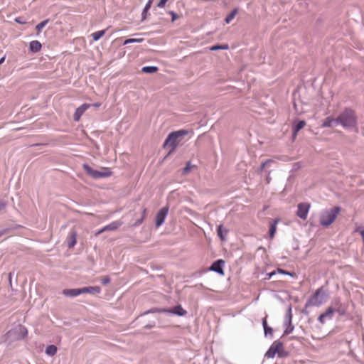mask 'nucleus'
<instances>
[{
  "instance_id": "nucleus-1",
  "label": "nucleus",
  "mask_w": 364,
  "mask_h": 364,
  "mask_svg": "<svg viewBox=\"0 0 364 364\" xmlns=\"http://www.w3.org/2000/svg\"><path fill=\"white\" fill-rule=\"evenodd\" d=\"M336 123L341 124L344 128H355L357 127V117L355 112L351 109L346 108L336 118Z\"/></svg>"
},
{
  "instance_id": "nucleus-2",
  "label": "nucleus",
  "mask_w": 364,
  "mask_h": 364,
  "mask_svg": "<svg viewBox=\"0 0 364 364\" xmlns=\"http://www.w3.org/2000/svg\"><path fill=\"white\" fill-rule=\"evenodd\" d=\"M188 133V131L184 129L170 133L164 141V147L168 148L169 153L174 151L181 142L182 138L187 135Z\"/></svg>"
},
{
  "instance_id": "nucleus-3",
  "label": "nucleus",
  "mask_w": 364,
  "mask_h": 364,
  "mask_svg": "<svg viewBox=\"0 0 364 364\" xmlns=\"http://www.w3.org/2000/svg\"><path fill=\"white\" fill-rule=\"evenodd\" d=\"M341 212L339 207H334L330 210H325L320 216V223L322 226L328 227L336 219Z\"/></svg>"
},
{
  "instance_id": "nucleus-4",
  "label": "nucleus",
  "mask_w": 364,
  "mask_h": 364,
  "mask_svg": "<svg viewBox=\"0 0 364 364\" xmlns=\"http://www.w3.org/2000/svg\"><path fill=\"white\" fill-rule=\"evenodd\" d=\"M326 294L323 287H320L314 294L307 301L306 306H320L326 301Z\"/></svg>"
},
{
  "instance_id": "nucleus-5",
  "label": "nucleus",
  "mask_w": 364,
  "mask_h": 364,
  "mask_svg": "<svg viewBox=\"0 0 364 364\" xmlns=\"http://www.w3.org/2000/svg\"><path fill=\"white\" fill-rule=\"evenodd\" d=\"M85 171L94 178L109 177L112 175V171L108 168H103L102 171L92 169L89 165L83 164Z\"/></svg>"
},
{
  "instance_id": "nucleus-6",
  "label": "nucleus",
  "mask_w": 364,
  "mask_h": 364,
  "mask_svg": "<svg viewBox=\"0 0 364 364\" xmlns=\"http://www.w3.org/2000/svg\"><path fill=\"white\" fill-rule=\"evenodd\" d=\"M311 208V204L309 203H301L298 204L296 215L305 220L307 218L309 211Z\"/></svg>"
},
{
  "instance_id": "nucleus-7",
  "label": "nucleus",
  "mask_w": 364,
  "mask_h": 364,
  "mask_svg": "<svg viewBox=\"0 0 364 364\" xmlns=\"http://www.w3.org/2000/svg\"><path fill=\"white\" fill-rule=\"evenodd\" d=\"M282 348V343L280 342H274L269 350L266 352L265 356L268 358H272L276 353H279Z\"/></svg>"
},
{
  "instance_id": "nucleus-8",
  "label": "nucleus",
  "mask_w": 364,
  "mask_h": 364,
  "mask_svg": "<svg viewBox=\"0 0 364 364\" xmlns=\"http://www.w3.org/2000/svg\"><path fill=\"white\" fill-rule=\"evenodd\" d=\"M168 208L167 207H164L161 209L156 217V227H159L164 222L165 218L168 213Z\"/></svg>"
},
{
  "instance_id": "nucleus-9",
  "label": "nucleus",
  "mask_w": 364,
  "mask_h": 364,
  "mask_svg": "<svg viewBox=\"0 0 364 364\" xmlns=\"http://www.w3.org/2000/svg\"><path fill=\"white\" fill-rule=\"evenodd\" d=\"M334 312H335V310L332 306L328 307L327 309L326 310V311L323 312V314H321L318 316V321L321 323L323 324L325 323L326 318H328V319L332 318L333 314Z\"/></svg>"
},
{
  "instance_id": "nucleus-10",
  "label": "nucleus",
  "mask_w": 364,
  "mask_h": 364,
  "mask_svg": "<svg viewBox=\"0 0 364 364\" xmlns=\"http://www.w3.org/2000/svg\"><path fill=\"white\" fill-rule=\"evenodd\" d=\"M91 107V104H83L81 106H80L78 108L76 109L74 114L73 118L74 120L76 122H78L81 117V116L84 114V112Z\"/></svg>"
},
{
  "instance_id": "nucleus-11",
  "label": "nucleus",
  "mask_w": 364,
  "mask_h": 364,
  "mask_svg": "<svg viewBox=\"0 0 364 364\" xmlns=\"http://www.w3.org/2000/svg\"><path fill=\"white\" fill-rule=\"evenodd\" d=\"M66 242L69 248H73L77 242V232L75 230H73L69 232Z\"/></svg>"
},
{
  "instance_id": "nucleus-12",
  "label": "nucleus",
  "mask_w": 364,
  "mask_h": 364,
  "mask_svg": "<svg viewBox=\"0 0 364 364\" xmlns=\"http://www.w3.org/2000/svg\"><path fill=\"white\" fill-rule=\"evenodd\" d=\"M224 262H225L223 259H218L212 264V265L210 267V269L223 275L224 271L223 269V264H224Z\"/></svg>"
},
{
  "instance_id": "nucleus-13",
  "label": "nucleus",
  "mask_w": 364,
  "mask_h": 364,
  "mask_svg": "<svg viewBox=\"0 0 364 364\" xmlns=\"http://www.w3.org/2000/svg\"><path fill=\"white\" fill-rule=\"evenodd\" d=\"M81 294L88 293L92 294H99L101 291L100 287H86L80 289Z\"/></svg>"
},
{
  "instance_id": "nucleus-14",
  "label": "nucleus",
  "mask_w": 364,
  "mask_h": 364,
  "mask_svg": "<svg viewBox=\"0 0 364 364\" xmlns=\"http://www.w3.org/2000/svg\"><path fill=\"white\" fill-rule=\"evenodd\" d=\"M335 312L338 313L340 315H345L346 313V309L342 306L339 299H336L333 302Z\"/></svg>"
},
{
  "instance_id": "nucleus-15",
  "label": "nucleus",
  "mask_w": 364,
  "mask_h": 364,
  "mask_svg": "<svg viewBox=\"0 0 364 364\" xmlns=\"http://www.w3.org/2000/svg\"><path fill=\"white\" fill-rule=\"evenodd\" d=\"M63 294L66 296L74 297L81 294L80 289H65Z\"/></svg>"
},
{
  "instance_id": "nucleus-16",
  "label": "nucleus",
  "mask_w": 364,
  "mask_h": 364,
  "mask_svg": "<svg viewBox=\"0 0 364 364\" xmlns=\"http://www.w3.org/2000/svg\"><path fill=\"white\" fill-rule=\"evenodd\" d=\"M122 225V222L119 220L114 221L109 225L104 227V230L106 231L115 230Z\"/></svg>"
},
{
  "instance_id": "nucleus-17",
  "label": "nucleus",
  "mask_w": 364,
  "mask_h": 364,
  "mask_svg": "<svg viewBox=\"0 0 364 364\" xmlns=\"http://www.w3.org/2000/svg\"><path fill=\"white\" fill-rule=\"evenodd\" d=\"M164 311H166L165 310ZM166 311L173 313L174 314L178 316H184L186 314V311L184 310L181 305L176 306L171 310H167Z\"/></svg>"
},
{
  "instance_id": "nucleus-18",
  "label": "nucleus",
  "mask_w": 364,
  "mask_h": 364,
  "mask_svg": "<svg viewBox=\"0 0 364 364\" xmlns=\"http://www.w3.org/2000/svg\"><path fill=\"white\" fill-rule=\"evenodd\" d=\"M41 43L38 41H33L30 43L29 48L32 52H38L41 49Z\"/></svg>"
},
{
  "instance_id": "nucleus-19",
  "label": "nucleus",
  "mask_w": 364,
  "mask_h": 364,
  "mask_svg": "<svg viewBox=\"0 0 364 364\" xmlns=\"http://www.w3.org/2000/svg\"><path fill=\"white\" fill-rule=\"evenodd\" d=\"M279 221V219H276L269 225V237L271 239H272L274 237V235L277 231V225Z\"/></svg>"
},
{
  "instance_id": "nucleus-20",
  "label": "nucleus",
  "mask_w": 364,
  "mask_h": 364,
  "mask_svg": "<svg viewBox=\"0 0 364 364\" xmlns=\"http://www.w3.org/2000/svg\"><path fill=\"white\" fill-rule=\"evenodd\" d=\"M217 232H218V235L221 239V240L224 241V240H226V236H227V234H228V230L224 229L222 225H220L218 227Z\"/></svg>"
},
{
  "instance_id": "nucleus-21",
  "label": "nucleus",
  "mask_w": 364,
  "mask_h": 364,
  "mask_svg": "<svg viewBox=\"0 0 364 364\" xmlns=\"http://www.w3.org/2000/svg\"><path fill=\"white\" fill-rule=\"evenodd\" d=\"M334 122H336V119L332 117H328L323 120L322 127H331Z\"/></svg>"
},
{
  "instance_id": "nucleus-22",
  "label": "nucleus",
  "mask_w": 364,
  "mask_h": 364,
  "mask_svg": "<svg viewBox=\"0 0 364 364\" xmlns=\"http://www.w3.org/2000/svg\"><path fill=\"white\" fill-rule=\"evenodd\" d=\"M238 10L237 9H233L230 14L227 16V17L225 19V21L227 24L230 23L235 17L236 14H237Z\"/></svg>"
},
{
  "instance_id": "nucleus-23",
  "label": "nucleus",
  "mask_w": 364,
  "mask_h": 364,
  "mask_svg": "<svg viewBox=\"0 0 364 364\" xmlns=\"http://www.w3.org/2000/svg\"><path fill=\"white\" fill-rule=\"evenodd\" d=\"M57 347L54 345H50L48 346L46 349V353L47 355L53 356L55 355L57 353Z\"/></svg>"
},
{
  "instance_id": "nucleus-24",
  "label": "nucleus",
  "mask_w": 364,
  "mask_h": 364,
  "mask_svg": "<svg viewBox=\"0 0 364 364\" xmlns=\"http://www.w3.org/2000/svg\"><path fill=\"white\" fill-rule=\"evenodd\" d=\"M306 126V122L304 120L300 121L294 128V134L296 135L299 130L303 129Z\"/></svg>"
},
{
  "instance_id": "nucleus-25",
  "label": "nucleus",
  "mask_w": 364,
  "mask_h": 364,
  "mask_svg": "<svg viewBox=\"0 0 364 364\" xmlns=\"http://www.w3.org/2000/svg\"><path fill=\"white\" fill-rule=\"evenodd\" d=\"M158 70V68L155 66H145L143 67L141 71L146 73H154Z\"/></svg>"
},
{
  "instance_id": "nucleus-26",
  "label": "nucleus",
  "mask_w": 364,
  "mask_h": 364,
  "mask_svg": "<svg viewBox=\"0 0 364 364\" xmlns=\"http://www.w3.org/2000/svg\"><path fill=\"white\" fill-rule=\"evenodd\" d=\"M105 33V30L99 31L92 33V37L94 41H97L102 38Z\"/></svg>"
},
{
  "instance_id": "nucleus-27",
  "label": "nucleus",
  "mask_w": 364,
  "mask_h": 364,
  "mask_svg": "<svg viewBox=\"0 0 364 364\" xmlns=\"http://www.w3.org/2000/svg\"><path fill=\"white\" fill-rule=\"evenodd\" d=\"M229 48V46L228 44H224V45H216V46H213L212 47L210 48V50H228Z\"/></svg>"
},
{
  "instance_id": "nucleus-28",
  "label": "nucleus",
  "mask_w": 364,
  "mask_h": 364,
  "mask_svg": "<svg viewBox=\"0 0 364 364\" xmlns=\"http://www.w3.org/2000/svg\"><path fill=\"white\" fill-rule=\"evenodd\" d=\"M262 325H263V327H264V330L265 334L272 333V329L271 328L268 327V326H267L266 318H264L263 319Z\"/></svg>"
},
{
  "instance_id": "nucleus-29",
  "label": "nucleus",
  "mask_w": 364,
  "mask_h": 364,
  "mask_svg": "<svg viewBox=\"0 0 364 364\" xmlns=\"http://www.w3.org/2000/svg\"><path fill=\"white\" fill-rule=\"evenodd\" d=\"M143 41V38H129L124 41V45H127L128 43H140Z\"/></svg>"
},
{
  "instance_id": "nucleus-30",
  "label": "nucleus",
  "mask_w": 364,
  "mask_h": 364,
  "mask_svg": "<svg viewBox=\"0 0 364 364\" xmlns=\"http://www.w3.org/2000/svg\"><path fill=\"white\" fill-rule=\"evenodd\" d=\"M48 20L43 21L42 22H41L40 23H38L36 26V29L38 31H41L46 26V25L48 23Z\"/></svg>"
},
{
  "instance_id": "nucleus-31",
  "label": "nucleus",
  "mask_w": 364,
  "mask_h": 364,
  "mask_svg": "<svg viewBox=\"0 0 364 364\" xmlns=\"http://www.w3.org/2000/svg\"><path fill=\"white\" fill-rule=\"evenodd\" d=\"M355 232H359L362 236L363 240L364 241V227L358 226L356 228Z\"/></svg>"
},
{
  "instance_id": "nucleus-32",
  "label": "nucleus",
  "mask_w": 364,
  "mask_h": 364,
  "mask_svg": "<svg viewBox=\"0 0 364 364\" xmlns=\"http://www.w3.org/2000/svg\"><path fill=\"white\" fill-rule=\"evenodd\" d=\"M151 0H149V2L146 4V6L143 10V14H146L149 10V9L151 8Z\"/></svg>"
},
{
  "instance_id": "nucleus-33",
  "label": "nucleus",
  "mask_w": 364,
  "mask_h": 364,
  "mask_svg": "<svg viewBox=\"0 0 364 364\" xmlns=\"http://www.w3.org/2000/svg\"><path fill=\"white\" fill-rule=\"evenodd\" d=\"M101 282L104 285H106L110 282V279L109 277L105 276L101 279Z\"/></svg>"
},
{
  "instance_id": "nucleus-34",
  "label": "nucleus",
  "mask_w": 364,
  "mask_h": 364,
  "mask_svg": "<svg viewBox=\"0 0 364 364\" xmlns=\"http://www.w3.org/2000/svg\"><path fill=\"white\" fill-rule=\"evenodd\" d=\"M146 208H144L143 209V215H142V218L140 220L137 221L135 225H139L142 223V221L144 220V219L146 217Z\"/></svg>"
},
{
  "instance_id": "nucleus-35",
  "label": "nucleus",
  "mask_w": 364,
  "mask_h": 364,
  "mask_svg": "<svg viewBox=\"0 0 364 364\" xmlns=\"http://www.w3.org/2000/svg\"><path fill=\"white\" fill-rule=\"evenodd\" d=\"M168 0H160L157 4L159 8H164Z\"/></svg>"
},
{
  "instance_id": "nucleus-36",
  "label": "nucleus",
  "mask_w": 364,
  "mask_h": 364,
  "mask_svg": "<svg viewBox=\"0 0 364 364\" xmlns=\"http://www.w3.org/2000/svg\"><path fill=\"white\" fill-rule=\"evenodd\" d=\"M169 14L171 16V21L173 22L178 18L176 14L172 11H169Z\"/></svg>"
},
{
  "instance_id": "nucleus-37",
  "label": "nucleus",
  "mask_w": 364,
  "mask_h": 364,
  "mask_svg": "<svg viewBox=\"0 0 364 364\" xmlns=\"http://www.w3.org/2000/svg\"><path fill=\"white\" fill-rule=\"evenodd\" d=\"M272 161V160H267L266 161L262 163L261 165V167H260V170L262 171L265 168V166Z\"/></svg>"
},
{
  "instance_id": "nucleus-38",
  "label": "nucleus",
  "mask_w": 364,
  "mask_h": 364,
  "mask_svg": "<svg viewBox=\"0 0 364 364\" xmlns=\"http://www.w3.org/2000/svg\"><path fill=\"white\" fill-rule=\"evenodd\" d=\"M277 272L281 273V274H288V275L292 276L291 273L288 272H287V271H285L284 269H278Z\"/></svg>"
},
{
  "instance_id": "nucleus-39",
  "label": "nucleus",
  "mask_w": 364,
  "mask_h": 364,
  "mask_svg": "<svg viewBox=\"0 0 364 364\" xmlns=\"http://www.w3.org/2000/svg\"><path fill=\"white\" fill-rule=\"evenodd\" d=\"M6 206V203L0 200V210L4 209Z\"/></svg>"
},
{
  "instance_id": "nucleus-40",
  "label": "nucleus",
  "mask_w": 364,
  "mask_h": 364,
  "mask_svg": "<svg viewBox=\"0 0 364 364\" xmlns=\"http://www.w3.org/2000/svg\"><path fill=\"white\" fill-rule=\"evenodd\" d=\"M106 231V230H104V228L100 230L98 232H97L95 235V236L99 235L100 234L102 233L103 232Z\"/></svg>"
},
{
  "instance_id": "nucleus-41",
  "label": "nucleus",
  "mask_w": 364,
  "mask_h": 364,
  "mask_svg": "<svg viewBox=\"0 0 364 364\" xmlns=\"http://www.w3.org/2000/svg\"><path fill=\"white\" fill-rule=\"evenodd\" d=\"M101 105V104L100 102H97V103H94L92 105H91V107H99Z\"/></svg>"
},
{
  "instance_id": "nucleus-42",
  "label": "nucleus",
  "mask_w": 364,
  "mask_h": 364,
  "mask_svg": "<svg viewBox=\"0 0 364 364\" xmlns=\"http://www.w3.org/2000/svg\"><path fill=\"white\" fill-rule=\"evenodd\" d=\"M190 170V168H189V163L187 164V166L185 167L184 168V171L185 172H188V171Z\"/></svg>"
},
{
  "instance_id": "nucleus-43",
  "label": "nucleus",
  "mask_w": 364,
  "mask_h": 364,
  "mask_svg": "<svg viewBox=\"0 0 364 364\" xmlns=\"http://www.w3.org/2000/svg\"><path fill=\"white\" fill-rule=\"evenodd\" d=\"M6 232V230H1L0 231V237L3 235Z\"/></svg>"
},
{
  "instance_id": "nucleus-44",
  "label": "nucleus",
  "mask_w": 364,
  "mask_h": 364,
  "mask_svg": "<svg viewBox=\"0 0 364 364\" xmlns=\"http://www.w3.org/2000/svg\"><path fill=\"white\" fill-rule=\"evenodd\" d=\"M4 58H2L1 59H0V64H1L4 61Z\"/></svg>"
},
{
  "instance_id": "nucleus-45",
  "label": "nucleus",
  "mask_w": 364,
  "mask_h": 364,
  "mask_svg": "<svg viewBox=\"0 0 364 364\" xmlns=\"http://www.w3.org/2000/svg\"><path fill=\"white\" fill-rule=\"evenodd\" d=\"M291 329H293V328H292ZM291 331H292V330H291L290 331H286V333H290Z\"/></svg>"
}]
</instances>
